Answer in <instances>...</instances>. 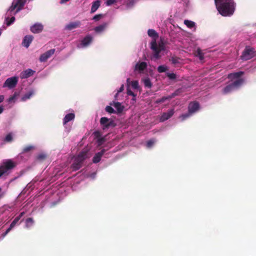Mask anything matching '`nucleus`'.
Returning a JSON list of instances; mask_svg holds the SVG:
<instances>
[{"label":"nucleus","instance_id":"nucleus-1","mask_svg":"<svg viewBox=\"0 0 256 256\" xmlns=\"http://www.w3.org/2000/svg\"><path fill=\"white\" fill-rule=\"evenodd\" d=\"M26 205L20 208L17 206H4L0 208V215L7 216L10 214V216L14 218L9 228L4 234L3 237L5 236L8 232L14 228L16 226L20 224L22 218L26 213Z\"/></svg>","mask_w":256,"mask_h":256},{"label":"nucleus","instance_id":"nucleus-2","mask_svg":"<svg viewBox=\"0 0 256 256\" xmlns=\"http://www.w3.org/2000/svg\"><path fill=\"white\" fill-rule=\"evenodd\" d=\"M148 34L152 38L150 44V48L152 51L151 58L152 60H156L166 54L167 50L163 42L157 43L156 40L158 38V34L155 30L149 29L148 30Z\"/></svg>","mask_w":256,"mask_h":256},{"label":"nucleus","instance_id":"nucleus-3","mask_svg":"<svg viewBox=\"0 0 256 256\" xmlns=\"http://www.w3.org/2000/svg\"><path fill=\"white\" fill-rule=\"evenodd\" d=\"M243 74L244 72L241 71L228 74V78L229 81L223 88L222 93L226 94L239 89L244 82Z\"/></svg>","mask_w":256,"mask_h":256},{"label":"nucleus","instance_id":"nucleus-4","mask_svg":"<svg viewBox=\"0 0 256 256\" xmlns=\"http://www.w3.org/2000/svg\"><path fill=\"white\" fill-rule=\"evenodd\" d=\"M218 12L222 16H232L235 10L234 0H214Z\"/></svg>","mask_w":256,"mask_h":256},{"label":"nucleus","instance_id":"nucleus-5","mask_svg":"<svg viewBox=\"0 0 256 256\" xmlns=\"http://www.w3.org/2000/svg\"><path fill=\"white\" fill-rule=\"evenodd\" d=\"M26 0H14L11 6L8 10L6 14V21L7 26H10L14 22V16L20 12L23 8Z\"/></svg>","mask_w":256,"mask_h":256},{"label":"nucleus","instance_id":"nucleus-6","mask_svg":"<svg viewBox=\"0 0 256 256\" xmlns=\"http://www.w3.org/2000/svg\"><path fill=\"white\" fill-rule=\"evenodd\" d=\"M127 82V88H126V94H127V100H128L130 96H132V98L130 100V104L132 106H134L136 104V102L137 94L135 93V92H133L130 88L131 86L132 90L136 91H140V88L138 82V80H130V78H128L126 80Z\"/></svg>","mask_w":256,"mask_h":256},{"label":"nucleus","instance_id":"nucleus-7","mask_svg":"<svg viewBox=\"0 0 256 256\" xmlns=\"http://www.w3.org/2000/svg\"><path fill=\"white\" fill-rule=\"evenodd\" d=\"M88 157L87 152L82 151L77 156H74L72 159V165L70 169L72 171H76L82 166L84 160Z\"/></svg>","mask_w":256,"mask_h":256},{"label":"nucleus","instance_id":"nucleus-8","mask_svg":"<svg viewBox=\"0 0 256 256\" xmlns=\"http://www.w3.org/2000/svg\"><path fill=\"white\" fill-rule=\"evenodd\" d=\"M16 166V163L12 160H4L0 164V178L4 176L9 174Z\"/></svg>","mask_w":256,"mask_h":256},{"label":"nucleus","instance_id":"nucleus-9","mask_svg":"<svg viewBox=\"0 0 256 256\" xmlns=\"http://www.w3.org/2000/svg\"><path fill=\"white\" fill-rule=\"evenodd\" d=\"M188 112L183 114L179 116L178 119L181 122L188 119L198 112L200 110V106L198 102L194 101L190 102L188 104Z\"/></svg>","mask_w":256,"mask_h":256},{"label":"nucleus","instance_id":"nucleus-10","mask_svg":"<svg viewBox=\"0 0 256 256\" xmlns=\"http://www.w3.org/2000/svg\"><path fill=\"white\" fill-rule=\"evenodd\" d=\"M34 148V146H28L24 148L22 152L16 158L14 159H12L16 163V165L18 163L24 162L28 158V156L25 153L30 151V150Z\"/></svg>","mask_w":256,"mask_h":256},{"label":"nucleus","instance_id":"nucleus-11","mask_svg":"<svg viewBox=\"0 0 256 256\" xmlns=\"http://www.w3.org/2000/svg\"><path fill=\"white\" fill-rule=\"evenodd\" d=\"M93 40V36L90 34H87L77 42L76 46L78 48H86L90 45Z\"/></svg>","mask_w":256,"mask_h":256},{"label":"nucleus","instance_id":"nucleus-12","mask_svg":"<svg viewBox=\"0 0 256 256\" xmlns=\"http://www.w3.org/2000/svg\"><path fill=\"white\" fill-rule=\"evenodd\" d=\"M256 56V50L254 48L246 46L240 58L243 60H249Z\"/></svg>","mask_w":256,"mask_h":256},{"label":"nucleus","instance_id":"nucleus-13","mask_svg":"<svg viewBox=\"0 0 256 256\" xmlns=\"http://www.w3.org/2000/svg\"><path fill=\"white\" fill-rule=\"evenodd\" d=\"M65 112L66 114L62 120V124L67 131L70 132L71 128L70 126H68V123L74 120L75 114L73 110H72L70 112Z\"/></svg>","mask_w":256,"mask_h":256},{"label":"nucleus","instance_id":"nucleus-14","mask_svg":"<svg viewBox=\"0 0 256 256\" xmlns=\"http://www.w3.org/2000/svg\"><path fill=\"white\" fill-rule=\"evenodd\" d=\"M148 64L145 62H138L134 66V72L138 74H146Z\"/></svg>","mask_w":256,"mask_h":256},{"label":"nucleus","instance_id":"nucleus-15","mask_svg":"<svg viewBox=\"0 0 256 256\" xmlns=\"http://www.w3.org/2000/svg\"><path fill=\"white\" fill-rule=\"evenodd\" d=\"M18 76H14L8 78L3 84V88H7L8 89L14 88L18 84Z\"/></svg>","mask_w":256,"mask_h":256},{"label":"nucleus","instance_id":"nucleus-16","mask_svg":"<svg viewBox=\"0 0 256 256\" xmlns=\"http://www.w3.org/2000/svg\"><path fill=\"white\" fill-rule=\"evenodd\" d=\"M112 146V144H110V146L108 147V146H104L103 148L101 150L100 152H96L92 158V162L94 164H96L98 162L106 152L108 150L109 148Z\"/></svg>","mask_w":256,"mask_h":256},{"label":"nucleus","instance_id":"nucleus-17","mask_svg":"<svg viewBox=\"0 0 256 256\" xmlns=\"http://www.w3.org/2000/svg\"><path fill=\"white\" fill-rule=\"evenodd\" d=\"M44 182V180H40L38 182L36 180H34L26 186V188L24 190L23 192L29 194H30L32 190L40 185L42 186Z\"/></svg>","mask_w":256,"mask_h":256},{"label":"nucleus","instance_id":"nucleus-18","mask_svg":"<svg viewBox=\"0 0 256 256\" xmlns=\"http://www.w3.org/2000/svg\"><path fill=\"white\" fill-rule=\"evenodd\" d=\"M100 124L104 130L113 127L115 126L113 120L106 117H102L100 120Z\"/></svg>","mask_w":256,"mask_h":256},{"label":"nucleus","instance_id":"nucleus-19","mask_svg":"<svg viewBox=\"0 0 256 256\" xmlns=\"http://www.w3.org/2000/svg\"><path fill=\"white\" fill-rule=\"evenodd\" d=\"M108 26V23L104 22L94 28V30L96 34H101L105 32Z\"/></svg>","mask_w":256,"mask_h":256},{"label":"nucleus","instance_id":"nucleus-20","mask_svg":"<svg viewBox=\"0 0 256 256\" xmlns=\"http://www.w3.org/2000/svg\"><path fill=\"white\" fill-rule=\"evenodd\" d=\"M93 134L94 139L96 140L98 146H100L104 144L106 140V138L102 136L100 132L96 131L94 132Z\"/></svg>","mask_w":256,"mask_h":256},{"label":"nucleus","instance_id":"nucleus-21","mask_svg":"<svg viewBox=\"0 0 256 256\" xmlns=\"http://www.w3.org/2000/svg\"><path fill=\"white\" fill-rule=\"evenodd\" d=\"M110 105L115 108L116 113V114L122 113L124 108V106L120 102H116L115 100L110 103Z\"/></svg>","mask_w":256,"mask_h":256},{"label":"nucleus","instance_id":"nucleus-22","mask_svg":"<svg viewBox=\"0 0 256 256\" xmlns=\"http://www.w3.org/2000/svg\"><path fill=\"white\" fill-rule=\"evenodd\" d=\"M54 52H55V49L53 48V49H51L49 50H48L47 52L42 54L40 58V62H46L48 58H49L50 57L52 56V55H53L54 54Z\"/></svg>","mask_w":256,"mask_h":256},{"label":"nucleus","instance_id":"nucleus-23","mask_svg":"<svg viewBox=\"0 0 256 256\" xmlns=\"http://www.w3.org/2000/svg\"><path fill=\"white\" fill-rule=\"evenodd\" d=\"M174 113V109L172 108L169 110L167 112H164L160 117V122H164L166 120L170 118Z\"/></svg>","mask_w":256,"mask_h":256},{"label":"nucleus","instance_id":"nucleus-24","mask_svg":"<svg viewBox=\"0 0 256 256\" xmlns=\"http://www.w3.org/2000/svg\"><path fill=\"white\" fill-rule=\"evenodd\" d=\"M44 28L43 25L40 23H36L30 26V30L34 34H38L42 32Z\"/></svg>","mask_w":256,"mask_h":256},{"label":"nucleus","instance_id":"nucleus-25","mask_svg":"<svg viewBox=\"0 0 256 256\" xmlns=\"http://www.w3.org/2000/svg\"><path fill=\"white\" fill-rule=\"evenodd\" d=\"M34 72V70H33L31 68H28L21 72L20 76L22 79L27 78L32 76Z\"/></svg>","mask_w":256,"mask_h":256},{"label":"nucleus","instance_id":"nucleus-26","mask_svg":"<svg viewBox=\"0 0 256 256\" xmlns=\"http://www.w3.org/2000/svg\"><path fill=\"white\" fill-rule=\"evenodd\" d=\"M36 91L34 89H30L24 94L21 98V101L26 102L30 99L34 94Z\"/></svg>","mask_w":256,"mask_h":256},{"label":"nucleus","instance_id":"nucleus-27","mask_svg":"<svg viewBox=\"0 0 256 256\" xmlns=\"http://www.w3.org/2000/svg\"><path fill=\"white\" fill-rule=\"evenodd\" d=\"M80 24L81 23L80 21L70 22L65 26V29L68 30H72L80 27Z\"/></svg>","mask_w":256,"mask_h":256},{"label":"nucleus","instance_id":"nucleus-28","mask_svg":"<svg viewBox=\"0 0 256 256\" xmlns=\"http://www.w3.org/2000/svg\"><path fill=\"white\" fill-rule=\"evenodd\" d=\"M34 220L32 218H28L24 220V228L27 229H30L34 226Z\"/></svg>","mask_w":256,"mask_h":256},{"label":"nucleus","instance_id":"nucleus-29","mask_svg":"<svg viewBox=\"0 0 256 256\" xmlns=\"http://www.w3.org/2000/svg\"><path fill=\"white\" fill-rule=\"evenodd\" d=\"M33 40V36H24L23 41L22 45L24 47L28 48Z\"/></svg>","mask_w":256,"mask_h":256},{"label":"nucleus","instance_id":"nucleus-30","mask_svg":"<svg viewBox=\"0 0 256 256\" xmlns=\"http://www.w3.org/2000/svg\"><path fill=\"white\" fill-rule=\"evenodd\" d=\"M176 95H177V94L176 92H174L170 95L163 96L162 98H158V99L156 100V104H160V103L163 102L166 100H170L171 98H173L174 96H175Z\"/></svg>","mask_w":256,"mask_h":256},{"label":"nucleus","instance_id":"nucleus-31","mask_svg":"<svg viewBox=\"0 0 256 256\" xmlns=\"http://www.w3.org/2000/svg\"><path fill=\"white\" fill-rule=\"evenodd\" d=\"M100 6V0H96L92 3L90 13L93 14L95 12Z\"/></svg>","mask_w":256,"mask_h":256},{"label":"nucleus","instance_id":"nucleus-32","mask_svg":"<svg viewBox=\"0 0 256 256\" xmlns=\"http://www.w3.org/2000/svg\"><path fill=\"white\" fill-rule=\"evenodd\" d=\"M142 81L143 82L144 86L146 88H150L152 87V84L149 78H144L142 80Z\"/></svg>","mask_w":256,"mask_h":256},{"label":"nucleus","instance_id":"nucleus-33","mask_svg":"<svg viewBox=\"0 0 256 256\" xmlns=\"http://www.w3.org/2000/svg\"><path fill=\"white\" fill-rule=\"evenodd\" d=\"M184 24L188 28L193 29L194 30H196V23L194 22L189 20H184Z\"/></svg>","mask_w":256,"mask_h":256},{"label":"nucleus","instance_id":"nucleus-34","mask_svg":"<svg viewBox=\"0 0 256 256\" xmlns=\"http://www.w3.org/2000/svg\"><path fill=\"white\" fill-rule=\"evenodd\" d=\"M196 56H198L200 60H202L204 59V54L200 48H198L196 50Z\"/></svg>","mask_w":256,"mask_h":256},{"label":"nucleus","instance_id":"nucleus-35","mask_svg":"<svg viewBox=\"0 0 256 256\" xmlns=\"http://www.w3.org/2000/svg\"><path fill=\"white\" fill-rule=\"evenodd\" d=\"M156 140L154 139H151L148 140L146 143V146L148 148H152L156 143Z\"/></svg>","mask_w":256,"mask_h":256},{"label":"nucleus","instance_id":"nucleus-36","mask_svg":"<svg viewBox=\"0 0 256 256\" xmlns=\"http://www.w3.org/2000/svg\"><path fill=\"white\" fill-rule=\"evenodd\" d=\"M82 174H84V178H90L92 179H94L96 177V173L94 172L91 174H89L88 172H86L84 171L82 172Z\"/></svg>","mask_w":256,"mask_h":256},{"label":"nucleus","instance_id":"nucleus-37","mask_svg":"<svg viewBox=\"0 0 256 256\" xmlns=\"http://www.w3.org/2000/svg\"><path fill=\"white\" fill-rule=\"evenodd\" d=\"M158 71L160 73L166 72L168 70V68L166 65H160L158 67Z\"/></svg>","mask_w":256,"mask_h":256},{"label":"nucleus","instance_id":"nucleus-38","mask_svg":"<svg viewBox=\"0 0 256 256\" xmlns=\"http://www.w3.org/2000/svg\"><path fill=\"white\" fill-rule=\"evenodd\" d=\"M18 96V93L16 92H14V94L12 96H11L8 98V102L9 103L14 102L17 98Z\"/></svg>","mask_w":256,"mask_h":256},{"label":"nucleus","instance_id":"nucleus-39","mask_svg":"<svg viewBox=\"0 0 256 256\" xmlns=\"http://www.w3.org/2000/svg\"><path fill=\"white\" fill-rule=\"evenodd\" d=\"M124 90V84H122L121 85L120 87L118 88V90H117V92L116 94L114 95V100H118V95L119 93L122 92Z\"/></svg>","mask_w":256,"mask_h":256},{"label":"nucleus","instance_id":"nucleus-40","mask_svg":"<svg viewBox=\"0 0 256 256\" xmlns=\"http://www.w3.org/2000/svg\"><path fill=\"white\" fill-rule=\"evenodd\" d=\"M112 106H108L106 107V111L109 114H116L115 110L112 107Z\"/></svg>","mask_w":256,"mask_h":256},{"label":"nucleus","instance_id":"nucleus-41","mask_svg":"<svg viewBox=\"0 0 256 256\" xmlns=\"http://www.w3.org/2000/svg\"><path fill=\"white\" fill-rule=\"evenodd\" d=\"M46 157V154L45 153L42 152L40 154H39L37 156L36 159L39 160H44Z\"/></svg>","mask_w":256,"mask_h":256},{"label":"nucleus","instance_id":"nucleus-42","mask_svg":"<svg viewBox=\"0 0 256 256\" xmlns=\"http://www.w3.org/2000/svg\"><path fill=\"white\" fill-rule=\"evenodd\" d=\"M62 172H61L60 171L58 170V168H56L54 171L52 176L54 178L57 177V176H59L62 175Z\"/></svg>","mask_w":256,"mask_h":256},{"label":"nucleus","instance_id":"nucleus-43","mask_svg":"<svg viewBox=\"0 0 256 256\" xmlns=\"http://www.w3.org/2000/svg\"><path fill=\"white\" fill-rule=\"evenodd\" d=\"M102 16L103 15L102 14H96L92 18V20L96 22H97L101 19Z\"/></svg>","mask_w":256,"mask_h":256},{"label":"nucleus","instance_id":"nucleus-44","mask_svg":"<svg viewBox=\"0 0 256 256\" xmlns=\"http://www.w3.org/2000/svg\"><path fill=\"white\" fill-rule=\"evenodd\" d=\"M12 140V136L10 134H7L4 138V141L6 142H10Z\"/></svg>","mask_w":256,"mask_h":256},{"label":"nucleus","instance_id":"nucleus-45","mask_svg":"<svg viewBox=\"0 0 256 256\" xmlns=\"http://www.w3.org/2000/svg\"><path fill=\"white\" fill-rule=\"evenodd\" d=\"M166 76L170 80H174L176 78V75L174 73L167 72Z\"/></svg>","mask_w":256,"mask_h":256},{"label":"nucleus","instance_id":"nucleus-46","mask_svg":"<svg viewBox=\"0 0 256 256\" xmlns=\"http://www.w3.org/2000/svg\"><path fill=\"white\" fill-rule=\"evenodd\" d=\"M117 1L118 0H107L106 2V6H110L116 3Z\"/></svg>","mask_w":256,"mask_h":256},{"label":"nucleus","instance_id":"nucleus-47","mask_svg":"<svg viewBox=\"0 0 256 256\" xmlns=\"http://www.w3.org/2000/svg\"><path fill=\"white\" fill-rule=\"evenodd\" d=\"M170 61L172 64H176L179 62V59L177 58H176L172 57Z\"/></svg>","mask_w":256,"mask_h":256},{"label":"nucleus","instance_id":"nucleus-48","mask_svg":"<svg viewBox=\"0 0 256 256\" xmlns=\"http://www.w3.org/2000/svg\"><path fill=\"white\" fill-rule=\"evenodd\" d=\"M6 191H2V188H0V198H2L6 194Z\"/></svg>","mask_w":256,"mask_h":256},{"label":"nucleus","instance_id":"nucleus-49","mask_svg":"<svg viewBox=\"0 0 256 256\" xmlns=\"http://www.w3.org/2000/svg\"><path fill=\"white\" fill-rule=\"evenodd\" d=\"M70 0H60V4H65L66 2H67L69 1Z\"/></svg>","mask_w":256,"mask_h":256},{"label":"nucleus","instance_id":"nucleus-50","mask_svg":"<svg viewBox=\"0 0 256 256\" xmlns=\"http://www.w3.org/2000/svg\"><path fill=\"white\" fill-rule=\"evenodd\" d=\"M4 97L3 95H0V103L3 102L4 100Z\"/></svg>","mask_w":256,"mask_h":256},{"label":"nucleus","instance_id":"nucleus-51","mask_svg":"<svg viewBox=\"0 0 256 256\" xmlns=\"http://www.w3.org/2000/svg\"><path fill=\"white\" fill-rule=\"evenodd\" d=\"M4 111V108L2 106H0V114Z\"/></svg>","mask_w":256,"mask_h":256},{"label":"nucleus","instance_id":"nucleus-52","mask_svg":"<svg viewBox=\"0 0 256 256\" xmlns=\"http://www.w3.org/2000/svg\"><path fill=\"white\" fill-rule=\"evenodd\" d=\"M54 180H55V178H53V179L52 180V182Z\"/></svg>","mask_w":256,"mask_h":256},{"label":"nucleus","instance_id":"nucleus-53","mask_svg":"<svg viewBox=\"0 0 256 256\" xmlns=\"http://www.w3.org/2000/svg\"><path fill=\"white\" fill-rule=\"evenodd\" d=\"M2 34V32L0 31V36Z\"/></svg>","mask_w":256,"mask_h":256}]
</instances>
